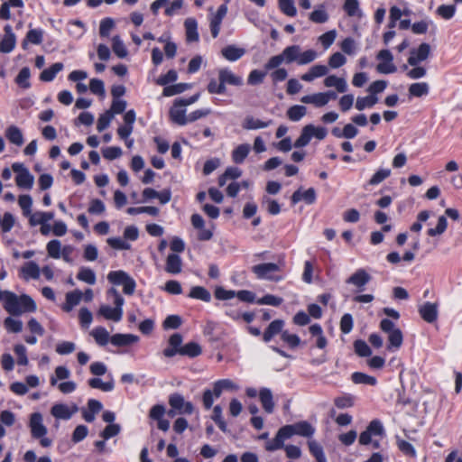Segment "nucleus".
<instances>
[{"label":"nucleus","mask_w":462,"mask_h":462,"mask_svg":"<svg viewBox=\"0 0 462 462\" xmlns=\"http://www.w3.org/2000/svg\"><path fill=\"white\" fill-rule=\"evenodd\" d=\"M323 84L326 88H335L338 93H346L348 88L346 80L336 75L327 76L323 80Z\"/></svg>","instance_id":"393cba45"},{"label":"nucleus","mask_w":462,"mask_h":462,"mask_svg":"<svg viewBox=\"0 0 462 462\" xmlns=\"http://www.w3.org/2000/svg\"><path fill=\"white\" fill-rule=\"evenodd\" d=\"M259 399L264 411L267 413H273L275 405L271 389L266 387L261 388L259 391Z\"/></svg>","instance_id":"bb28decb"},{"label":"nucleus","mask_w":462,"mask_h":462,"mask_svg":"<svg viewBox=\"0 0 462 462\" xmlns=\"http://www.w3.org/2000/svg\"><path fill=\"white\" fill-rule=\"evenodd\" d=\"M128 275L125 271H112L107 274V280L115 285H122Z\"/></svg>","instance_id":"0e129e2a"},{"label":"nucleus","mask_w":462,"mask_h":462,"mask_svg":"<svg viewBox=\"0 0 462 462\" xmlns=\"http://www.w3.org/2000/svg\"><path fill=\"white\" fill-rule=\"evenodd\" d=\"M53 218L54 213L51 211H36L32 213V216L29 217V223L31 226H35L41 224L48 223L50 220H52Z\"/></svg>","instance_id":"4c0bfd02"},{"label":"nucleus","mask_w":462,"mask_h":462,"mask_svg":"<svg viewBox=\"0 0 462 462\" xmlns=\"http://www.w3.org/2000/svg\"><path fill=\"white\" fill-rule=\"evenodd\" d=\"M112 50L118 58H125L128 54L127 49L122 39L116 35L112 38Z\"/></svg>","instance_id":"3c124183"},{"label":"nucleus","mask_w":462,"mask_h":462,"mask_svg":"<svg viewBox=\"0 0 462 462\" xmlns=\"http://www.w3.org/2000/svg\"><path fill=\"white\" fill-rule=\"evenodd\" d=\"M307 115V107L302 105H294L286 112L287 117L292 122L301 120Z\"/></svg>","instance_id":"79ce46f5"},{"label":"nucleus","mask_w":462,"mask_h":462,"mask_svg":"<svg viewBox=\"0 0 462 462\" xmlns=\"http://www.w3.org/2000/svg\"><path fill=\"white\" fill-rule=\"evenodd\" d=\"M352 381L356 384H368V385H375L377 380L375 377L368 375L366 374L361 372H356L352 374Z\"/></svg>","instance_id":"5fc2aeb1"},{"label":"nucleus","mask_w":462,"mask_h":462,"mask_svg":"<svg viewBox=\"0 0 462 462\" xmlns=\"http://www.w3.org/2000/svg\"><path fill=\"white\" fill-rule=\"evenodd\" d=\"M16 43V37L13 32L12 27L9 24L5 26V35L0 42V51L3 53L11 52Z\"/></svg>","instance_id":"aec40b11"},{"label":"nucleus","mask_w":462,"mask_h":462,"mask_svg":"<svg viewBox=\"0 0 462 462\" xmlns=\"http://www.w3.org/2000/svg\"><path fill=\"white\" fill-rule=\"evenodd\" d=\"M328 68L326 65L316 64L311 66L309 70L300 76V79L306 82H312L318 78L327 76Z\"/></svg>","instance_id":"5701e85b"},{"label":"nucleus","mask_w":462,"mask_h":462,"mask_svg":"<svg viewBox=\"0 0 462 462\" xmlns=\"http://www.w3.org/2000/svg\"><path fill=\"white\" fill-rule=\"evenodd\" d=\"M4 326L8 332L19 333L23 329V322L11 317H7L4 320Z\"/></svg>","instance_id":"680f3d73"},{"label":"nucleus","mask_w":462,"mask_h":462,"mask_svg":"<svg viewBox=\"0 0 462 462\" xmlns=\"http://www.w3.org/2000/svg\"><path fill=\"white\" fill-rule=\"evenodd\" d=\"M245 53V49L236 47L235 45H228L222 49V56L228 61H236L242 58Z\"/></svg>","instance_id":"2f4dec72"},{"label":"nucleus","mask_w":462,"mask_h":462,"mask_svg":"<svg viewBox=\"0 0 462 462\" xmlns=\"http://www.w3.org/2000/svg\"><path fill=\"white\" fill-rule=\"evenodd\" d=\"M340 49L344 53L353 56L356 52L357 44L353 38L347 37L340 42Z\"/></svg>","instance_id":"052dcab7"},{"label":"nucleus","mask_w":462,"mask_h":462,"mask_svg":"<svg viewBox=\"0 0 462 462\" xmlns=\"http://www.w3.org/2000/svg\"><path fill=\"white\" fill-rule=\"evenodd\" d=\"M251 147L248 143H242L236 147L232 152V160L235 163H242L248 156Z\"/></svg>","instance_id":"58836bf2"},{"label":"nucleus","mask_w":462,"mask_h":462,"mask_svg":"<svg viewBox=\"0 0 462 462\" xmlns=\"http://www.w3.org/2000/svg\"><path fill=\"white\" fill-rule=\"evenodd\" d=\"M46 250L50 257L54 259L60 258L62 251L60 241L57 239L51 240L46 245Z\"/></svg>","instance_id":"13d9d810"},{"label":"nucleus","mask_w":462,"mask_h":462,"mask_svg":"<svg viewBox=\"0 0 462 462\" xmlns=\"http://www.w3.org/2000/svg\"><path fill=\"white\" fill-rule=\"evenodd\" d=\"M86 32V28L84 23L79 20H75L69 22L68 23V32L70 36L75 39H79L83 36Z\"/></svg>","instance_id":"09e8293b"},{"label":"nucleus","mask_w":462,"mask_h":462,"mask_svg":"<svg viewBox=\"0 0 462 462\" xmlns=\"http://www.w3.org/2000/svg\"><path fill=\"white\" fill-rule=\"evenodd\" d=\"M272 119L263 120L252 115H247L242 121V128L246 131L264 129L273 125Z\"/></svg>","instance_id":"f8f14e48"},{"label":"nucleus","mask_w":462,"mask_h":462,"mask_svg":"<svg viewBox=\"0 0 462 462\" xmlns=\"http://www.w3.org/2000/svg\"><path fill=\"white\" fill-rule=\"evenodd\" d=\"M328 134V130L323 126H316L314 125H305L300 132V135L294 143V147L302 148L307 146L310 140L314 137L318 140H323Z\"/></svg>","instance_id":"39448f33"},{"label":"nucleus","mask_w":462,"mask_h":462,"mask_svg":"<svg viewBox=\"0 0 462 462\" xmlns=\"http://www.w3.org/2000/svg\"><path fill=\"white\" fill-rule=\"evenodd\" d=\"M371 276L365 269H357L352 275L346 281V283L355 286L357 291H363L365 285L370 282Z\"/></svg>","instance_id":"4468645a"},{"label":"nucleus","mask_w":462,"mask_h":462,"mask_svg":"<svg viewBox=\"0 0 462 462\" xmlns=\"http://www.w3.org/2000/svg\"><path fill=\"white\" fill-rule=\"evenodd\" d=\"M70 376L69 370L63 365L57 366L55 368L54 375L51 376L50 383L51 386H55L59 380H65Z\"/></svg>","instance_id":"4d7b16f0"},{"label":"nucleus","mask_w":462,"mask_h":462,"mask_svg":"<svg viewBox=\"0 0 462 462\" xmlns=\"http://www.w3.org/2000/svg\"><path fill=\"white\" fill-rule=\"evenodd\" d=\"M189 297L196 300H200L204 302H209L211 300L210 292L202 286H194L190 289Z\"/></svg>","instance_id":"49530a36"},{"label":"nucleus","mask_w":462,"mask_h":462,"mask_svg":"<svg viewBox=\"0 0 462 462\" xmlns=\"http://www.w3.org/2000/svg\"><path fill=\"white\" fill-rule=\"evenodd\" d=\"M223 392L224 389H222V385L220 384L218 380L216 381L212 385V389H206L203 393L202 401L204 407L207 410L210 409L213 405L214 398L220 397Z\"/></svg>","instance_id":"6ab92c4d"},{"label":"nucleus","mask_w":462,"mask_h":462,"mask_svg":"<svg viewBox=\"0 0 462 462\" xmlns=\"http://www.w3.org/2000/svg\"><path fill=\"white\" fill-rule=\"evenodd\" d=\"M378 97L374 95H368L366 97H358L356 98L355 106L358 111H363L366 108H372L378 103Z\"/></svg>","instance_id":"a19ab883"},{"label":"nucleus","mask_w":462,"mask_h":462,"mask_svg":"<svg viewBox=\"0 0 462 462\" xmlns=\"http://www.w3.org/2000/svg\"><path fill=\"white\" fill-rule=\"evenodd\" d=\"M88 385L91 388L99 389L103 392H111L115 388V383L113 378H111L107 382H103L101 379L97 377L91 378L88 380Z\"/></svg>","instance_id":"de8ad7c7"},{"label":"nucleus","mask_w":462,"mask_h":462,"mask_svg":"<svg viewBox=\"0 0 462 462\" xmlns=\"http://www.w3.org/2000/svg\"><path fill=\"white\" fill-rule=\"evenodd\" d=\"M261 203L262 206L266 208L269 214L273 216L280 214V204L276 200L268 197L267 195L263 196Z\"/></svg>","instance_id":"603ef678"},{"label":"nucleus","mask_w":462,"mask_h":462,"mask_svg":"<svg viewBox=\"0 0 462 462\" xmlns=\"http://www.w3.org/2000/svg\"><path fill=\"white\" fill-rule=\"evenodd\" d=\"M290 437L284 429V427H282L277 431L275 437L273 439H270L266 441L265 443V449L270 452H273L275 450L284 448V441L289 439Z\"/></svg>","instance_id":"2eb2a0df"},{"label":"nucleus","mask_w":462,"mask_h":462,"mask_svg":"<svg viewBox=\"0 0 462 462\" xmlns=\"http://www.w3.org/2000/svg\"><path fill=\"white\" fill-rule=\"evenodd\" d=\"M12 169L14 171L15 182L20 189H31L34 183V177L24 166L23 163L14 162L12 165Z\"/></svg>","instance_id":"423d86ee"},{"label":"nucleus","mask_w":462,"mask_h":462,"mask_svg":"<svg viewBox=\"0 0 462 462\" xmlns=\"http://www.w3.org/2000/svg\"><path fill=\"white\" fill-rule=\"evenodd\" d=\"M318 58V53L314 50H307L303 52L299 51L298 65H306L311 63Z\"/></svg>","instance_id":"e2e57ef3"},{"label":"nucleus","mask_w":462,"mask_h":462,"mask_svg":"<svg viewBox=\"0 0 462 462\" xmlns=\"http://www.w3.org/2000/svg\"><path fill=\"white\" fill-rule=\"evenodd\" d=\"M380 62L376 66V70L381 74H391L397 70L393 64V56L389 50H382L376 56Z\"/></svg>","instance_id":"0eeeda50"},{"label":"nucleus","mask_w":462,"mask_h":462,"mask_svg":"<svg viewBox=\"0 0 462 462\" xmlns=\"http://www.w3.org/2000/svg\"><path fill=\"white\" fill-rule=\"evenodd\" d=\"M380 328L387 334V349L394 352L401 348L403 343V335L402 330L389 319H383L380 322Z\"/></svg>","instance_id":"f03ea898"},{"label":"nucleus","mask_w":462,"mask_h":462,"mask_svg":"<svg viewBox=\"0 0 462 462\" xmlns=\"http://www.w3.org/2000/svg\"><path fill=\"white\" fill-rule=\"evenodd\" d=\"M201 354V347L195 342H189L180 348V355L195 357Z\"/></svg>","instance_id":"6e6d98bb"},{"label":"nucleus","mask_w":462,"mask_h":462,"mask_svg":"<svg viewBox=\"0 0 462 462\" xmlns=\"http://www.w3.org/2000/svg\"><path fill=\"white\" fill-rule=\"evenodd\" d=\"M139 337L134 334L117 333L111 337L110 343L116 346H126L137 343Z\"/></svg>","instance_id":"cd10ccee"},{"label":"nucleus","mask_w":462,"mask_h":462,"mask_svg":"<svg viewBox=\"0 0 462 462\" xmlns=\"http://www.w3.org/2000/svg\"><path fill=\"white\" fill-rule=\"evenodd\" d=\"M78 411V407L73 405L69 407L63 403H57L51 407V413L58 420H69L74 413Z\"/></svg>","instance_id":"f3484780"},{"label":"nucleus","mask_w":462,"mask_h":462,"mask_svg":"<svg viewBox=\"0 0 462 462\" xmlns=\"http://www.w3.org/2000/svg\"><path fill=\"white\" fill-rule=\"evenodd\" d=\"M170 116L171 121L179 125H185L188 124L186 109L184 106H181L178 101H175L174 106L171 108Z\"/></svg>","instance_id":"a878e982"},{"label":"nucleus","mask_w":462,"mask_h":462,"mask_svg":"<svg viewBox=\"0 0 462 462\" xmlns=\"http://www.w3.org/2000/svg\"><path fill=\"white\" fill-rule=\"evenodd\" d=\"M15 223L14 215L5 212L3 216L0 214V229L3 233H8L12 230Z\"/></svg>","instance_id":"864d4df0"},{"label":"nucleus","mask_w":462,"mask_h":462,"mask_svg":"<svg viewBox=\"0 0 462 462\" xmlns=\"http://www.w3.org/2000/svg\"><path fill=\"white\" fill-rule=\"evenodd\" d=\"M310 333L312 337H316V346L319 349L326 348L328 340L323 334V329L320 325L313 324L309 328Z\"/></svg>","instance_id":"f704fd0d"},{"label":"nucleus","mask_w":462,"mask_h":462,"mask_svg":"<svg viewBox=\"0 0 462 462\" xmlns=\"http://www.w3.org/2000/svg\"><path fill=\"white\" fill-rule=\"evenodd\" d=\"M284 322L282 319H275L270 323L263 333V341L269 342L274 336L282 332Z\"/></svg>","instance_id":"c9c22d12"},{"label":"nucleus","mask_w":462,"mask_h":462,"mask_svg":"<svg viewBox=\"0 0 462 462\" xmlns=\"http://www.w3.org/2000/svg\"><path fill=\"white\" fill-rule=\"evenodd\" d=\"M83 293L79 290L69 291L66 294V302L62 307V310L66 312H69L76 307L82 300Z\"/></svg>","instance_id":"72a5a7b5"},{"label":"nucleus","mask_w":462,"mask_h":462,"mask_svg":"<svg viewBox=\"0 0 462 462\" xmlns=\"http://www.w3.org/2000/svg\"><path fill=\"white\" fill-rule=\"evenodd\" d=\"M4 309L10 315L19 316L23 313L36 311L37 306L31 296L27 294L17 296L15 293L11 291L10 293H6Z\"/></svg>","instance_id":"f257e3e1"},{"label":"nucleus","mask_w":462,"mask_h":462,"mask_svg":"<svg viewBox=\"0 0 462 462\" xmlns=\"http://www.w3.org/2000/svg\"><path fill=\"white\" fill-rule=\"evenodd\" d=\"M300 200H305L307 204H312L316 200V191L313 188H310L305 191L300 189L296 190L291 196V202L293 205L299 203Z\"/></svg>","instance_id":"c756f323"},{"label":"nucleus","mask_w":462,"mask_h":462,"mask_svg":"<svg viewBox=\"0 0 462 462\" xmlns=\"http://www.w3.org/2000/svg\"><path fill=\"white\" fill-rule=\"evenodd\" d=\"M343 9L350 17L361 18L363 16V12L360 9L358 0H345Z\"/></svg>","instance_id":"37998d69"},{"label":"nucleus","mask_w":462,"mask_h":462,"mask_svg":"<svg viewBox=\"0 0 462 462\" xmlns=\"http://www.w3.org/2000/svg\"><path fill=\"white\" fill-rule=\"evenodd\" d=\"M77 279L89 285L96 283L97 277L95 272L89 267H81L77 274Z\"/></svg>","instance_id":"8fccbe9b"},{"label":"nucleus","mask_w":462,"mask_h":462,"mask_svg":"<svg viewBox=\"0 0 462 462\" xmlns=\"http://www.w3.org/2000/svg\"><path fill=\"white\" fill-rule=\"evenodd\" d=\"M5 136L10 143L17 146L23 145L24 142L22 131L15 125H10L6 128Z\"/></svg>","instance_id":"e433bc0d"},{"label":"nucleus","mask_w":462,"mask_h":462,"mask_svg":"<svg viewBox=\"0 0 462 462\" xmlns=\"http://www.w3.org/2000/svg\"><path fill=\"white\" fill-rule=\"evenodd\" d=\"M31 76L30 69L27 67L23 68L15 79V82L22 88H27L30 87L29 79Z\"/></svg>","instance_id":"774afa93"},{"label":"nucleus","mask_w":462,"mask_h":462,"mask_svg":"<svg viewBox=\"0 0 462 462\" xmlns=\"http://www.w3.org/2000/svg\"><path fill=\"white\" fill-rule=\"evenodd\" d=\"M19 275L24 281L38 280L41 276V268L35 262L29 261L20 268Z\"/></svg>","instance_id":"dca6fc26"},{"label":"nucleus","mask_w":462,"mask_h":462,"mask_svg":"<svg viewBox=\"0 0 462 462\" xmlns=\"http://www.w3.org/2000/svg\"><path fill=\"white\" fill-rule=\"evenodd\" d=\"M169 403L172 409L177 410L181 414H191L194 410L192 403L186 402L180 393L171 394L169 398Z\"/></svg>","instance_id":"ddd939ff"},{"label":"nucleus","mask_w":462,"mask_h":462,"mask_svg":"<svg viewBox=\"0 0 462 462\" xmlns=\"http://www.w3.org/2000/svg\"><path fill=\"white\" fill-rule=\"evenodd\" d=\"M384 433V429L382 422L378 420H372L367 426L366 430L359 436V443L361 445H368L372 442L374 436H382Z\"/></svg>","instance_id":"6e6552de"},{"label":"nucleus","mask_w":462,"mask_h":462,"mask_svg":"<svg viewBox=\"0 0 462 462\" xmlns=\"http://www.w3.org/2000/svg\"><path fill=\"white\" fill-rule=\"evenodd\" d=\"M63 69V64L60 62L54 63L50 68L43 69L40 75V79L45 82L52 81L56 75Z\"/></svg>","instance_id":"c03bdc74"},{"label":"nucleus","mask_w":462,"mask_h":462,"mask_svg":"<svg viewBox=\"0 0 462 462\" xmlns=\"http://www.w3.org/2000/svg\"><path fill=\"white\" fill-rule=\"evenodd\" d=\"M123 308L115 305L114 308L108 305H101L98 310V315L104 317L106 319L118 322L123 317Z\"/></svg>","instance_id":"4be33fe9"},{"label":"nucleus","mask_w":462,"mask_h":462,"mask_svg":"<svg viewBox=\"0 0 462 462\" xmlns=\"http://www.w3.org/2000/svg\"><path fill=\"white\" fill-rule=\"evenodd\" d=\"M18 204L23 210V216L30 217L32 214V199L30 195H21L18 199Z\"/></svg>","instance_id":"bf43d9fd"},{"label":"nucleus","mask_w":462,"mask_h":462,"mask_svg":"<svg viewBox=\"0 0 462 462\" xmlns=\"http://www.w3.org/2000/svg\"><path fill=\"white\" fill-rule=\"evenodd\" d=\"M279 6L281 11L288 16L293 17L297 14L294 0H279Z\"/></svg>","instance_id":"69168bd1"},{"label":"nucleus","mask_w":462,"mask_h":462,"mask_svg":"<svg viewBox=\"0 0 462 462\" xmlns=\"http://www.w3.org/2000/svg\"><path fill=\"white\" fill-rule=\"evenodd\" d=\"M430 44L423 42L418 48L411 50L408 63L411 66H416L420 62L426 60L430 57Z\"/></svg>","instance_id":"9b49d317"},{"label":"nucleus","mask_w":462,"mask_h":462,"mask_svg":"<svg viewBox=\"0 0 462 462\" xmlns=\"http://www.w3.org/2000/svg\"><path fill=\"white\" fill-rule=\"evenodd\" d=\"M29 428L31 430L32 437L33 439H40V444L43 448H48L51 446L52 440L49 438H46L47 428L43 424L42 415L39 412H34L31 414Z\"/></svg>","instance_id":"20e7f679"},{"label":"nucleus","mask_w":462,"mask_h":462,"mask_svg":"<svg viewBox=\"0 0 462 462\" xmlns=\"http://www.w3.org/2000/svg\"><path fill=\"white\" fill-rule=\"evenodd\" d=\"M226 13L227 5L223 4L218 7L217 13L210 19V32L213 38H217L218 36L222 21Z\"/></svg>","instance_id":"a211bd4d"},{"label":"nucleus","mask_w":462,"mask_h":462,"mask_svg":"<svg viewBox=\"0 0 462 462\" xmlns=\"http://www.w3.org/2000/svg\"><path fill=\"white\" fill-rule=\"evenodd\" d=\"M419 313L426 322L432 323L438 318V305L436 303L425 302L420 306Z\"/></svg>","instance_id":"b1692460"},{"label":"nucleus","mask_w":462,"mask_h":462,"mask_svg":"<svg viewBox=\"0 0 462 462\" xmlns=\"http://www.w3.org/2000/svg\"><path fill=\"white\" fill-rule=\"evenodd\" d=\"M300 47L299 45H291L286 47L282 53L271 57L264 65L266 70L278 68L283 62L290 64L298 61L299 51Z\"/></svg>","instance_id":"7ed1b4c3"},{"label":"nucleus","mask_w":462,"mask_h":462,"mask_svg":"<svg viewBox=\"0 0 462 462\" xmlns=\"http://www.w3.org/2000/svg\"><path fill=\"white\" fill-rule=\"evenodd\" d=\"M252 270L259 279H267L272 281L280 280L279 277H275L273 275V273L279 270V266L276 263H260L253 266Z\"/></svg>","instance_id":"9d476101"},{"label":"nucleus","mask_w":462,"mask_h":462,"mask_svg":"<svg viewBox=\"0 0 462 462\" xmlns=\"http://www.w3.org/2000/svg\"><path fill=\"white\" fill-rule=\"evenodd\" d=\"M218 79L225 87L226 84L237 87L243 84V78L236 75L227 68H223L218 70Z\"/></svg>","instance_id":"412c9836"},{"label":"nucleus","mask_w":462,"mask_h":462,"mask_svg":"<svg viewBox=\"0 0 462 462\" xmlns=\"http://www.w3.org/2000/svg\"><path fill=\"white\" fill-rule=\"evenodd\" d=\"M185 32H186V40L188 42H195L199 39V35L198 32V23L192 18H187L184 22Z\"/></svg>","instance_id":"c85d7f7f"},{"label":"nucleus","mask_w":462,"mask_h":462,"mask_svg":"<svg viewBox=\"0 0 462 462\" xmlns=\"http://www.w3.org/2000/svg\"><path fill=\"white\" fill-rule=\"evenodd\" d=\"M346 63V58L341 52H335L328 58V66L331 69H338Z\"/></svg>","instance_id":"338daca9"},{"label":"nucleus","mask_w":462,"mask_h":462,"mask_svg":"<svg viewBox=\"0 0 462 462\" xmlns=\"http://www.w3.org/2000/svg\"><path fill=\"white\" fill-rule=\"evenodd\" d=\"M90 335L94 337L96 343L99 346H106L108 342H110V335L109 332L103 327H97L93 328L90 332Z\"/></svg>","instance_id":"ea45409f"},{"label":"nucleus","mask_w":462,"mask_h":462,"mask_svg":"<svg viewBox=\"0 0 462 462\" xmlns=\"http://www.w3.org/2000/svg\"><path fill=\"white\" fill-rule=\"evenodd\" d=\"M430 91V86L427 82L413 83L409 87V95L411 97H421L427 96Z\"/></svg>","instance_id":"a18cd8bd"},{"label":"nucleus","mask_w":462,"mask_h":462,"mask_svg":"<svg viewBox=\"0 0 462 462\" xmlns=\"http://www.w3.org/2000/svg\"><path fill=\"white\" fill-rule=\"evenodd\" d=\"M283 427L290 438H291L293 435L309 438L311 437L315 432L314 427L305 420L291 425H285Z\"/></svg>","instance_id":"1a4fd4ad"},{"label":"nucleus","mask_w":462,"mask_h":462,"mask_svg":"<svg viewBox=\"0 0 462 462\" xmlns=\"http://www.w3.org/2000/svg\"><path fill=\"white\" fill-rule=\"evenodd\" d=\"M165 271L171 274H178L182 271V261L180 255L171 254L168 255L165 263Z\"/></svg>","instance_id":"7c9ffc66"},{"label":"nucleus","mask_w":462,"mask_h":462,"mask_svg":"<svg viewBox=\"0 0 462 462\" xmlns=\"http://www.w3.org/2000/svg\"><path fill=\"white\" fill-rule=\"evenodd\" d=\"M300 102L307 105H312L315 107H322L327 106V102L323 92H317L302 96L300 97Z\"/></svg>","instance_id":"473e14b6"}]
</instances>
